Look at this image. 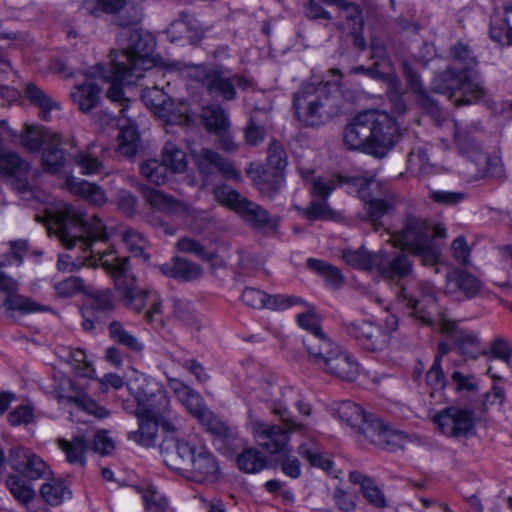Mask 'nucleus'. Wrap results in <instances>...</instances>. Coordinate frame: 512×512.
Masks as SVG:
<instances>
[{
  "label": "nucleus",
  "mask_w": 512,
  "mask_h": 512,
  "mask_svg": "<svg viewBox=\"0 0 512 512\" xmlns=\"http://www.w3.org/2000/svg\"><path fill=\"white\" fill-rule=\"evenodd\" d=\"M387 427L380 419L367 415L356 431L361 433L368 442L378 446L379 443H382V437L385 436Z\"/></svg>",
  "instance_id": "603ef678"
},
{
  "label": "nucleus",
  "mask_w": 512,
  "mask_h": 512,
  "mask_svg": "<svg viewBox=\"0 0 512 512\" xmlns=\"http://www.w3.org/2000/svg\"><path fill=\"white\" fill-rule=\"evenodd\" d=\"M68 190L94 205H103L107 201V196L104 190L91 182H88L77 177H68L66 180Z\"/></svg>",
  "instance_id": "e433bc0d"
},
{
  "label": "nucleus",
  "mask_w": 512,
  "mask_h": 512,
  "mask_svg": "<svg viewBox=\"0 0 512 512\" xmlns=\"http://www.w3.org/2000/svg\"><path fill=\"white\" fill-rule=\"evenodd\" d=\"M28 163L13 152H0V173L14 178L13 188L25 199H29L32 191L27 183Z\"/></svg>",
  "instance_id": "cd10ccee"
},
{
  "label": "nucleus",
  "mask_w": 512,
  "mask_h": 512,
  "mask_svg": "<svg viewBox=\"0 0 512 512\" xmlns=\"http://www.w3.org/2000/svg\"><path fill=\"white\" fill-rule=\"evenodd\" d=\"M108 329L109 334L114 341L133 351H140L143 349L142 343L134 335L129 333L122 323L113 321L110 323Z\"/></svg>",
  "instance_id": "bf43d9fd"
},
{
  "label": "nucleus",
  "mask_w": 512,
  "mask_h": 512,
  "mask_svg": "<svg viewBox=\"0 0 512 512\" xmlns=\"http://www.w3.org/2000/svg\"><path fill=\"white\" fill-rule=\"evenodd\" d=\"M437 328L442 334L451 336L457 344L460 354L468 359H477L478 356H488L487 350L480 347V339L478 335L471 331L458 329L455 321L440 314L436 323Z\"/></svg>",
  "instance_id": "412c9836"
},
{
  "label": "nucleus",
  "mask_w": 512,
  "mask_h": 512,
  "mask_svg": "<svg viewBox=\"0 0 512 512\" xmlns=\"http://www.w3.org/2000/svg\"><path fill=\"white\" fill-rule=\"evenodd\" d=\"M17 289L18 283L14 279H4V282H0V310L6 312L18 311L22 314L48 310L47 306L19 295Z\"/></svg>",
  "instance_id": "b1692460"
},
{
  "label": "nucleus",
  "mask_w": 512,
  "mask_h": 512,
  "mask_svg": "<svg viewBox=\"0 0 512 512\" xmlns=\"http://www.w3.org/2000/svg\"><path fill=\"white\" fill-rule=\"evenodd\" d=\"M139 170L144 179L155 185H162L168 179L169 171L162 160L147 159L140 164Z\"/></svg>",
  "instance_id": "de8ad7c7"
},
{
  "label": "nucleus",
  "mask_w": 512,
  "mask_h": 512,
  "mask_svg": "<svg viewBox=\"0 0 512 512\" xmlns=\"http://www.w3.org/2000/svg\"><path fill=\"white\" fill-rule=\"evenodd\" d=\"M342 257L344 261L353 268L375 271L377 253H369L364 248H358L356 250L345 249Z\"/></svg>",
  "instance_id": "a18cd8bd"
},
{
  "label": "nucleus",
  "mask_w": 512,
  "mask_h": 512,
  "mask_svg": "<svg viewBox=\"0 0 512 512\" xmlns=\"http://www.w3.org/2000/svg\"><path fill=\"white\" fill-rule=\"evenodd\" d=\"M161 272L181 281H193L202 277V267L182 257H174L170 263L161 265Z\"/></svg>",
  "instance_id": "f704fd0d"
},
{
  "label": "nucleus",
  "mask_w": 512,
  "mask_h": 512,
  "mask_svg": "<svg viewBox=\"0 0 512 512\" xmlns=\"http://www.w3.org/2000/svg\"><path fill=\"white\" fill-rule=\"evenodd\" d=\"M144 198L152 208L171 215L187 216L190 213V207L186 203L177 201L160 190L147 188Z\"/></svg>",
  "instance_id": "473e14b6"
},
{
  "label": "nucleus",
  "mask_w": 512,
  "mask_h": 512,
  "mask_svg": "<svg viewBox=\"0 0 512 512\" xmlns=\"http://www.w3.org/2000/svg\"><path fill=\"white\" fill-rule=\"evenodd\" d=\"M352 182L355 186L359 187L360 197L366 203L369 220L377 226L378 221L394 208V199L392 197L377 198L369 193V191H374L375 189L380 190V183L376 181L374 175L354 177Z\"/></svg>",
  "instance_id": "aec40b11"
},
{
  "label": "nucleus",
  "mask_w": 512,
  "mask_h": 512,
  "mask_svg": "<svg viewBox=\"0 0 512 512\" xmlns=\"http://www.w3.org/2000/svg\"><path fill=\"white\" fill-rule=\"evenodd\" d=\"M130 394L137 402L135 416L159 421L167 432L176 431L175 417L172 416L170 399L165 389L154 379L140 375L128 383Z\"/></svg>",
  "instance_id": "6e6552de"
},
{
  "label": "nucleus",
  "mask_w": 512,
  "mask_h": 512,
  "mask_svg": "<svg viewBox=\"0 0 512 512\" xmlns=\"http://www.w3.org/2000/svg\"><path fill=\"white\" fill-rule=\"evenodd\" d=\"M168 384L178 401L202 425L218 435L226 433V426L206 407L202 396L196 390L176 378L168 377Z\"/></svg>",
  "instance_id": "ddd939ff"
},
{
  "label": "nucleus",
  "mask_w": 512,
  "mask_h": 512,
  "mask_svg": "<svg viewBox=\"0 0 512 512\" xmlns=\"http://www.w3.org/2000/svg\"><path fill=\"white\" fill-rule=\"evenodd\" d=\"M452 64L435 74L431 88L445 95L456 106L470 105L485 96V88L479 72L475 69L477 60L466 44L457 43L451 47Z\"/></svg>",
  "instance_id": "20e7f679"
},
{
  "label": "nucleus",
  "mask_w": 512,
  "mask_h": 512,
  "mask_svg": "<svg viewBox=\"0 0 512 512\" xmlns=\"http://www.w3.org/2000/svg\"><path fill=\"white\" fill-rule=\"evenodd\" d=\"M195 163L202 177L203 185L208 184L215 171H219L224 178L229 180L240 179V172L235 168L233 162L213 150L201 149L195 155Z\"/></svg>",
  "instance_id": "5701e85b"
},
{
  "label": "nucleus",
  "mask_w": 512,
  "mask_h": 512,
  "mask_svg": "<svg viewBox=\"0 0 512 512\" xmlns=\"http://www.w3.org/2000/svg\"><path fill=\"white\" fill-rule=\"evenodd\" d=\"M284 427L272 425L258 419L251 420L250 428L258 445L270 454H278L286 451L290 441V433L302 431L301 429H290L284 421Z\"/></svg>",
  "instance_id": "f3484780"
},
{
  "label": "nucleus",
  "mask_w": 512,
  "mask_h": 512,
  "mask_svg": "<svg viewBox=\"0 0 512 512\" xmlns=\"http://www.w3.org/2000/svg\"><path fill=\"white\" fill-rule=\"evenodd\" d=\"M347 332L354 337L364 349L369 351L383 349L389 340L388 334L380 327L366 320H357L350 323L347 327Z\"/></svg>",
  "instance_id": "bb28decb"
},
{
  "label": "nucleus",
  "mask_w": 512,
  "mask_h": 512,
  "mask_svg": "<svg viewBox=\"0 0 512 512\" xmlns=\"http://www.w3.org/2000/svg\"><path fill=\"white\" fill-rule=\"evenodd\" d=\"M434 423L447 437H466L475 427L474 411L465 407H447L435 415Z\"/></svg>",
  "instance_id": "dca6fc26"
},
{
  "label": "nucleus",
  "mask_w": 512,
  "mask_h": 512,
  "mask_svg": "<svg viewBox=\"0 0 512 512\" xmlns=\"http://www.w3.org/2000/svg\"><path fill=\"white\" fill-rule=\"evenodd\" d=\"M239 468L246 473H257L266 465V459L256 449H246L237 460Z\"/></svg>",
  "instance_id": "052dcab7"
},
{
  "label": "nucleus",
  "mask_w": 512,
  "mask_h": 512,
  "mask_svg": "<svg viewBox=\"0 0 512 512\" xmlns=\"http://www.w3.org/2000/svg\"><path fill=\"white\" fill-rule=\"evenodd\" d=\"M84 75V83L74 86L71 98L82 112L88 113L100 101V84H109L108 91L114 84L116 73L111 67L107 69L103 64L99 63L86 70Z\"/></svg>",
  "instance_id": "f8f14e48"
},
{
  "label": "nucleus",
  "mask_w": 512,
  "mask_h": 512,
  "mask_svg": "<svg viewBox=\"0 0 512 512\" xmlns=\"http://www.w3.org/2000/svg\"><path fill=\"white\" fill-rule=\"evenodd\" d=\"M48 140V135L37 126H26L22 135V144L30 151L38 150Z\"/></svg>",
  "instance_id": "774afa93"
},
{
  "label": "nucleus",
  "mask_w": 512,
  "mask_h": 512,
  "mask_svg": "<svg viewBox=\"0 0 512 512\" xmlns=\"http://www.w3.org/2000/svg\"><path fill=\"white\" fill-rule=\"evenodd\" d=\"M76 232L71 234L65 227H62V237L67 240L69 237L76 238V243H80L81 247L90 245L92 255H99L101 266L105 269L107 274L112 278L115 288L120 293L123 304L137 313L141 312L143 308L150 304L149 310L145 313V318L149 323H162L160 307L161 301L159 295L153 290H144L136 285V277L131 272L129 266V258L127 256H120L114 249L102 251L96 246L101 243L99 240L89 242L80 236L87 231L84 226L75 225Z\"/></svg>",
  "instance_id": "f03ea898"
},
{
  "label": "nucleus",
  "mask_w": 512,
  "mask_h": 512,
  "mask_svg": "<svg viewBox=\"0 0 512 512\" xmlns=\"http://www.w3.org/2000/svg\"><path fill=\"white\" fill-rule=\"evenodd\" d=\"M398 299L407 301L410 315L420 323L428 326L436 325L432 320L431 309L436 306L437 291L434 285L428 281L417 283V295L408 297L403 286L396 287Z\"/></svg>",
  "instance_id": "2eb2a0df"
},
{
  "label": "nucleus",
  "mask_w": 512,
  "mask_h": 512,
  "mask_svg": "<svg viewBox=\"0 0 512 512\" xmlns=\"http://www.w3.org/2000/svg\"><path fill=\"white\" fill-rule=\"evenodd\" d=\"M55 293L59 298H70L84 291V282L79 277H69L55 283Z\"/></svg>",
  "instance_id": "69168bd1"
},
{
  "label": "nucleus",
  "mask_w": 512,
  "mask_h": 512,
  "mask_svg": "<svg viewBox=\"0 0 512 512\" xmlns=\"http://www.w3.org/2000/svg\"><path fill=\"white\" fill-rule=\"evenodd\" d=\"M412 264L408 257L402 253L389 255L388 252H377L375 271L386 281L398 282L409 275Z\"/></svg>",
  "instance_id": "c756f323"
},
{
  "label": "nucleus",
  "mask_w": 512,
  "mask_h": 512,
  "mask_svg": "<svg viewBox=\"0 0 512 512\" xmlns=\"http://www.w3.org/2000/svg\"><path fill=\"white\" fill-rule=\"evenodd\" d=\"M241 218L255 228H276L278 219L272 218L267 210L245 198L236 211Z\"/></svg>",
  "instance_id": "72a5a7b5"
},
{
  "label": "nucleus",
  "mask_w": 512,
  "mask_h": 512,
  "mask_svg": "<svg viewBox=\"0 0 512 512\" xmlns=\"http://www.w3.org/2000/svg\"><path fill=\"white\" fill-rule=\"evenodd\" d=\"M93 147L91 146L87 150L79 152L74 157V163L80 168L82 174L92 175L103 170V163L99 156L92 151Z\"/></svg>",
  "instance_id": "6e6d98bb"
},
{
  "label": "nucleus",
  "mask_w": 512,
  "mask_h": 512,
  "mask_svg": "<svg viewBox=\"0 0 512 512\" xmlns=\"http://www.w3.org/2000/svg\"><path fill=\"white\" fill-rule=\"evenodd\" d=\"M77 376L93 378L95 369L91 362L87 360V355L82 349H68L63 356Z\"/></svg>",
  "instance_id": "09e8293b"
},
{
  "label": "nucleus",
  "mask_w": 512,
  "mask_h": 512,
  "mask_svg": "<svg viewBox=\"0 0 512 512\" xmlns=\"http://www.w3.org/2000/svg\"><path fill=\"white\" fill-rule=\"evenodd\" d=\"M139 428L136 431L128 433V439L145 447L154 446L158 428L161 427L159 421L148 420L143 416H136Z\"/></svg>",
  "instance_id": "37998d69"
},
{
  "label": "nucleus",
  "mask_w": 512,
  "mask_h": 512,
  "mask_svg": "<svg viewBox=\"0 0 512 512\" xmlns=\"http://www.w3.org/2000/svg\"><path fill=\"white\" fill-rule=\"evenodd\" d=\"M307 267L325 278L328 285L339 286L343 282L340 270L326 261L309 258Z\"/></svg>",
  "instance_id": "5fc2aeb1"
},
{
  "label": "nucleus",
  "mask_w": 512,
  "mask_h": 512,
  "mask_svg": "<svg viewBox=\"0 0 512 512\" xmlns=\"http://www.w3.org/2000/svg\"><path fill=\"white\" fill-rule=\"evenodd\" d=\"M6 488L20 503L27 504L35 496V491L20 475L10 474L6 479Z\"/></svg>",
  "instance_id": "8fccbe9b"
},
{
  "label": "nucleus",
  "mask_w": 512,
  "mask_h": 512,
  "mask_svg": "<svg viewBox=\"0 0 512 512\" xmlns=\"http://www.w3.org/2000/svg\"><path fill=\"white\" fill-rule=\"evenodd\" d=\"M202 117L208 130L221 132L229 126V119L220 106H207L203 108Z\"/></svg>",
  "instance_id": "4d7b16f0"
},
{
  "label": "nucleus",
  "mask_w": 512,
  "mask_h": 512,
  "mask_svg": "<svg viewBox=\"0 0 512 512\" xmlns=\"http://www.w3.org/2000/svg\"><path fill=\"white\" fill-rule=\"evenodd\" d=\"M57 445L65 454L68 463L79 466L85 465V453L88 450V441L84 436H75L71 440L59 438Z\"/></svg>",
  "instance_id": "a19ab883"
},
{
  "label": "nucleus",
  "mask_w": 512,
  "mask_h": 512,
  "mask_svg": "<svg viewBox=\"0 0 512 512\" xmlns=\"http://www.w3.org/2000/svg\"><path fill=\"white\" fill-rule=\"evenodd\" d=\"M40 495L49 505L58 506L65 499L70 498L71 492L65 483L59 480L44 483L40 488Z\"/></svg>",
  "instance_id": "864d4df0"
},
{
  "label": "nucleus",
  "mask_w": 512,
  "mask_h": 512,
  "mask_svg": "<svg viewBox=\"0 0 512 512\" xmlns=\"http://www.w3.org/2000/svg\"><path fill=\"white\" fill-rule=\"evenodd\" d=\"M162 161L167 170L173 173H183L188 166L185 152L170 142H167L162 150Z\"/></svg>",
  "instance_id": "49530a36"
},
{
  "label": "nucleus",
  "mask_w": 512,
  "mask_h": 512,
  "mask_svg": "<svg viewBox=\"0 0 512 512\" xmlns=\"http://www.w3.org/2000/svg\"><path fill=\"white\" fill-rule=\"evenodd\" d=\"M294 390L286 388L282 390L279 386L270 382L265 383L259 391H256L255 397L260 401L271 404V411L278 415L281 421L287 423L290 429H301L303 424L289 417L287 406L292 401Z\"/></svg>",
  "instance_id": "4be33fe9"
},
{
  "label": "nucleus",
  "mask_w": 512,
  "mask_h": 512,
  "mask_svg": "<svg viewBox=\"0 0 512 512\" xmlns=\"http://www.w3.org/2000/svg\"><path fill=\"white\" fill-rule=\"evenodd\" d=\"M430 225L423 218L408 216L401 231L387 233V242L394 247H401L411 254L418 256L424 265H435L438 252L430 238Z\"/></svg>",
  "instance_id": "9b49d317"
},
{
  "label": "nucleus",
  "mask_w": 512,
  "mask_h": 512,
  "mask_svg": "<svg viewBox=\"0 0 512 512\" xmlns=\"http://www.w3.org/2000/svg\"><path fill=\"white\" fill-rule=\"evenodd\" d=\"M247 172L256 188L266 196H271L283 183V177L279 171H268L261 165L251 166Z\"/></svg>",
  "instance_id": "c9c22d12"
},
{
  "label": "nucleus",
  "mask_w": 512,
  "mask_h": 512,
  "mask_svg": "<svg viewBox=\"0 0 512 512\" xmlns=\"http://www.w3.org/2000/svg\"><path fill=\"white\" fill-rule=\"evenodd\" d=\"M482 281L475 275L457 269L446 277L445 293L456 300L471 299L480 294Z\"/></svg>",
  "instance_id": "a878e982"
},
{
  "label": "nucleus",
  "mask_w": 512,
  "mask_h": 512,
  "mask_svg": "<svg viewBox=\"0 0 512 512\" xmlns=\"http://www.w3.org/2000/svg\"><path fill=\"white\" fill-rule=\"evenodd\" d=\"M8 464L12 470L29 480L47 478L52 474L49 465L39 455L23 447L10 450Z\"/></svg>",
  "instance_id": "6ab92c4d"
},
{
  "label": "nucleus",
  "mask_w": 512,
  "mask_h": 512,
  "mask_svg": "<svg viewBox=\"0 0 512 512\" xmlns=\"http://www.w3.org/2000/svg\"><path fill=\"white\" fill-rule=\"evenodd\" d=\"M24 95L28 102L38 109V116L44 121L52 120L53 114L61 109L57 99L34 83L26 84Z\"/></svg>",
  "instance_id": "7c9ffc66"
},
{
  "label": "nucleus",
  "mask_w": 512,
  "mask_h": 512,
  "mask_svg": "<svg viewBox=\"0 0 512 512\" xmlns=\"http://www.w3.org/2000/svg\"><path fill=\"white\" fill-rule=\"evenodd\" d=\"M118 152L123 156H133L138 148L139 136L133 123L122 125L117 137Z\"/></svg>",
  "instance_id": "3c124183"
},
{
  "label": "nucleus",
  "mask_w": 512,
  "mask_h": 512,
  "mask_svg": "<svg viewBox=\"0 0 512 512\" xmlns=\"http://www.w3.org/2000/svg\"><path fill=\"white\" fill-rule=\"evenodd\" d=\"M349 480L361 487V492L369 504L376 508H384L387 506V500L384 493L368 476L359 471H352L349 474Z\"/></svg>",
  "instance_id": "58836bf2"
},
{
  "label": "nucleus",
  "mask_w": 512,
  "mask_h": 512,
  "mask_svg": "<svg viewBox=\"0 0 512 512\" xmlns=\"http://www.w3.org/2000/svg\"><path fill=\"white\" fill-rule=\"evenodd\" d=\"M142 500L148 512H166L168 501L155 487L148 486L142 492Z\"/></svg>",
  "instance_id": "e2e57ef3"
},
{
  "label": "nucleus",
  "mask_w": 512,
  "mask_h": 512,
  "mask_svg": "<svg viewBox=\"0 0 512 512\" xmlns=\"http://www.w3.org/2000/svg\"><path fill=\"white\" fill-rule=\"evenodd\" d=\"M173 313L186 325L199 329V321L190 302L175 300L173 303Z\"/></svg>",
  "instance_id": "338daca9"
},
{
  "label": "nucleus",
  "mask_w": 512,
  "mask_h": 512,
  "mask_svg": "<svg viewBox=\"0 0 512 512\" xmlns=\"http://www.w3.org/2000/svg\"><path fill=\"white\" fill-rule=\"evenodd\" d=\"M245 305L254 309L284 310L302 303V299L294 296L268 295L255 288H245L241 296Z\"/></svg>",
  "instance_id": "c85d7f7f"
},
{
  "label": "nucleus",
  "mask_w": 512,
  "mask_h": 512,
  "mask_svg": "<svg viewBox=\"0 0 512 512\" xmlns=\"http://www.w3.org/2000/svg\"><path fill=\"white\" fill-rule=\"evenodd\" d=\"M301 304H306L303 300ZM306 310L297 315L298 325L308 332L303 344L308 359L323 372L344 381H355L360 365L349 352L334 342L322 329L315 308L305 305Z\"/></svg>",
  "instance_id": "7ed1b4c3"
},
{
  "label": "nucleus",
  "mask_w": 512,
  "mask_h": 512,
  "mask_svg": "<svg viewBox=\"0 0 512 512\" xmlns=\"http://www.w3.org/2000/svg\"><path fill=\"white\" fill-rule=\"evenodd\" d=\"M297 453L312 467L320 468L326 472H330L334 466L330 455L322 452L313 440L303 441L298 446Z\"/></svg>",
  "instance_id": "ea45409f"
},
{
  "label": "nucleus",
  "mask_w": 512,
  "mask_h": 512,
  "mask_svg": "<svg viewBox=\"0 0 512 512\" xmlns=\"http://www.w3.org/2000/svg\"><path fill=\"white\" fill-rule=\"evenodd\" d=\"M172 69L180 70L186 76L202 83L208 93L226 101L236 99V86L246 90L253 86V80L242 74L233 73L225 66L185 65L179 61L170 63Z\"/></svg>",
  "instance_id": "1a4fd4ad"
},
{
  "label": "nucleus",
  "mask_w": 512,
  "mask_h": 512,
  "mask_svg": "<svg viewBox=\"0 0 512 512\" xmlns=\"http://www.w3.org/2000/svg\"><path fill=\"white\" fill-rule=\"evenodd\" d=\"M399 136V127L389 114L368 110L357 114L345 127L343 141L350 150H361L381 158Z\"/></svg>",
  "instance_id": "39448f33"
},
{
  "label": "nucleus",
  "mask_w": 512,
  "mask_h": 512,
  "mask_svg": "<svg viewBox=\"0 0 512 512\" xmlns=\"http://www.w3.org/2000/svg\"><path fill=\"white\" fill-rule=\"evenodd\" d=\"M175 247L180 252L193 254L204 261L211 262L215 258V254L213 252L207 251L198 240L190 237L179 238Z\"/></svg>",
  "instance_id": "680f3d73"
},
{
  "label": "nucleus",
  "mask_w": 512,
  "mask_h": 512,
  "mask_svg": "<svg viewBox=\"0 0 512 512\" xmlns=\"http://www.w3.org/2000/svg\"><path fill=\"white\" fill-rule=\"evenodd\" d=\"M268 119L269 107H252L249 123L244 130L247 144L256 146L264 140L265 129L263 125L268 121Z\"/></svg>",
  "instance_id": "4c0bfd02"
},
{
  "label": "nucleus",
  "mask_w": 512,
  "mask_h": 512,
  "mask_svg": "<svg viewBox=\"0 0 512 512\" xmlns=\"http://www.w3.org/2000/svg\"><path fill=\"white\" fill-rule=\"evenodd\" d=\"M293 108L301 124L319 127L340 114L341 98L329 82H305L294 93Z\"/></svg>",
  "instance_id": "0eeeda50"
},
{
  "label": "nucleus",
  "mask_w": 512,
  "mask_h": 512,
  "mask_svg": "<svg viewBox=\"0 0 512 512\" xmlns=\"http://www.w3.org/2000/svg\"><path fill=\"white\" fill-rule=\"evenodd\" d=\"M213 195L217 202L235 212L242 204V200H245V197L226 184L215 186L213 189Z\"/></svg>",
  "instance_id": "13d9d810"
},
{
  "label": "nucleus",
  "mask_w": 512,
  "mask_h": 512,
  "mask_svg": "<svg viewBox=\"0 0 512 512\" xmlns=\"http://www.w3.org/2000/svg\"><path fill=\"white\" fill-rule=\"evenodd\" d=\"M46 221L48 222V231L50 233H54L58 236L60 241L67 247H79L84 252H89V257L94 259V262H90V265L101 262L99 260V255H92L90 245L87 247H81L80 243H76V238L69 237V239L65 240L62 237V226H65V230L74 234L76 229H74L75 225H81L87 228L83 235L80 237L92 242L94 240H99V243L96 247L101 249L102 251L113 249L112 247L103 248L108 239V234L105 230V226L102 221L95 216L88 218L84 215L79 209L75 206L66 204V203H58L54 208L50 210H46Z\"/></svg>",
  "instance_id": "423d86ee"
},
{
  "label": "nucleus",
  "mask_w": 512,
  "mask_h": 512,
  "mask_svg": "<svg viewBox=\"0 0 512 512\" xmlns=\"http://www.w3.org/2000/svg\"><path fill=\"white\" fill-rule=\"evenodd\" d=\"M60 144V136L53 134L49 137V143L43 150L42 164L44 169L49 172H58L64 165L65 155L64 151L59 148Z\"/></svg>",
  "instance_id": "79ce46f5"
},
{
  "label": "nucleus",
  "mask_w": 512,
  "mask_h": 512,
  "mask_svg": "<svg viewBox=\"0 0 512 512\" xmlns=\"http://www.w3.org/2000/svg\"><path fill=\"white\" fill-rule=\"evenodd\" d=\"M403 72L407 82V88L414 94L418 104L428 113H438V106L424 88L419 74L413 69L410 63L403 62Z\"/></svg>",
  "instance_id": "2f4dec72"
},
{
  "label": "nucleus",
  "mask_w": 512,
  "mask_h": 512,
  "mask_svg": "<svg viewBox=\"0 0 512 512\" xmlns=\"http://www.w3.org/2000/svg\"><path fill=\"white\" fill-rule=\"evenodd\" d=\"M335 414L355 431L367 416L361 406L349 400L340 402L335 408Z\"/></svg>",
  "instance_id": "c03bdc74"
},
{
  "label": "nucleus",
  "mask_w": 512,
  "mask_h": 512,
  "mask_svg": "<svg viewBox=\"0 0 512 512\" xmlns=\"http://www.w3.org/2000/svg\"><path fill=\"white\" fill-rule=\"evenodd\" d=\"M164 460L172 470L188 473L198 482L214 476L218 471V464L211 453L190 441L175 440L172 448L164 452Z\"/></svg>",
  "instance_id": "9d476101"
},
{
  "label": "nucleus",
  "mask_w": 512,
  "mask_h": 512,
  "mask_svg": "<svg viewBox=\"0 0 512 512\" xmlns=\"http://www.w3.org/2000/svg\"><path fill=\"white\" fill-rule=\"evenodd\" d=\"M114 308L115 301L109 289L90 293L82 311L83 329L86 331L94 329L95 324L100 323Z\"/></svg>",
  "instance_id": "393cba45"
},
{
  "label": "nucleus",
  "mask_w": 512,
  "mask_h": 512,
  "mask_svg": "<svg viewBox=\"0 0 512 512\" xmlns=\"http://www.w3.org/2000/svg\"><path fill=\"white\" fill-rule=\"evenodd\" d=\"M352 72L355 74L364 73L367 76L382 81L386 85H389L391 89L397 91L399 88V79L392 72H382L378 69V65L375 64L372 67L365 68L363 66H358L352 69Z\"/></svg>",
  "instance_id": "0e129e2a"
},
{
  "label": "nucleus",
  "mask_w": 512,
  "mask_h": 512,
  "mask_svg": "<svg viewBox=\"0 0 512 512\" xmlns=\"http://www.w3.org/2000/svg\"><path fill=\"white\" fill-rule=\"evenodd\" d=\"M117 41L121 46L120 51L110 53V67L116 73L114 84L106 92V97L122 108L120 113L123 118L126 115L130 100L124 96V85L134 84L142 77V72L154 66L152 53L155 48L154 37L135 27H122L117 34Z\"/></svg>",
  "instance_id": "f257e3e1"
},
{
  "label": "nucleus",
  "mask_w": 512,
  "mask_h": 512,
  "mask_svg": "<svg viewBox=\"0 0 512 512\" xmlns=\"http://www.w3.org/2000/svg\"><path fill=\"white\" fill-rule=\"evenodd\" d=\"M141 98L157 117L167 123L183 124L188 120L187 104L185 102L175 103L162 89L156 86L144 89Z\"/></svg>",
  "instance_id": "4468645a"
},
{
  "label": "nucleus",
  "mask_w": 512,
  "mask_h": 512,
  "mask_svg": "<svg viewBox=\"0 0 512 512\" xmlns=\"http://www.w3.org/2000/svg\"><path fill=\"white\" fill-rule=\"evenodd\" d=\"M444 128L452 132L453 142L457 151L471 159L479 172L486 173L488 171V164L490 158L487 153H484L477 143V141L471 136L468 129L462 127L457 121L449 120L444 123Z\"/></svg>",
  "instance_id": "a211bd4d"
}]
</instances>
